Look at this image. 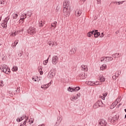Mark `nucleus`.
<instances>
[{
    "label": "nucleus",
    "instance_id": "obj_1",
    "mask_svg": "<svg viewBox=\"0 0 126 126\" xmlns=\"http://www.w3.org/2000/svg\"><path fill=\"white\" fill-rule=\"evenodd\" d=\"M63 11L64 13L68 14L71 11V6H70V1L68 0H65L63 3Z\"/></svg>",
    "mask_w": 126,
    "mask_h": 126
},
{
    "label": "nucleus",
    "instance_id": "obj_2",
    "mask_svg": "<svg viewBox=\"0 0 126 126\" xmlns=\"http://www.w3.org/2000/svg\"><path fill=\"white\" fill-rule=\"evenodd\" d=\"M1 70L6 73V74H9L10 73V69L5 65H2L0 67Z\"/></svg>",
    "mask_w": 126,
    "mask_h": 126
},
{
    "label": "nucleus",
    "instance_id": "obj_3",
    "mask_svg": "<svg viewBox=\"0 0 126 126\" xmlns=\"http://www.w3.org/2000/svg\"><path fill=\"white\" fill-rule=\"evenodd\" d=\"M27 32L28 34L33 35L36 34V28L34 27H31L28 30Z\"/></svg>",
    "mask_w": 126,
    "mask_h": 126
},
{
    "label": "nucleus",
    "instance_id": "obj_4",
    "mask_svg": "<svg viewBox=\"0 0 126 126\" xmlns=\"http://www.w3.org/2000/svg\"><path fill=\"white\" fill-rule=\"evenodd\" d=\"M59 63V56H54L52 59V63L54 65H57V64Z\"/></svg>",
    "mask_w": 126,
    "mask_h": 126
},
{
    "label": "nucleus",
    "instance_id": "obj_5",
    "mask_svg": "<svg viewBox=\"0 0 126 126\" xmlns=\"http://www.w3.org/2000/svg\"><path fill=\"white\" fill-rule=\"evenodd\" d=\"M102 104L103 102L102 101L98 100L94 105L93 108L94 109H97V108H99V107H101Z\"/></svg>",
    "mask_w": 126,
    "mask_h": 126
},
{
    "label": "nucleus",
    "instance_id": "obj_6",
    "mask_svg": "<svg viewBox=\"0 0 126 126\" xmlns=\"http://www.w3.org/2000/svg\"><path fill=\"white\" fill-rule=\"evenodd\" d=\"M107 126V122L103 119H101L99 121L98 126Z\"/></svg>",
    "mask_w": 126,
    "mask_h": 126
},
{
    "label": "nucleus",
    "instance_id": "obj_7",
    "mask_svg": "<svg viewBox=\"0 0 126 126\" xmlns=\"http://www.w3.org/2000/svg\"><path fill=\"white\" fill-rule=\"evenodd\" d=\"M92 34H94L95 38H98L100 36V32H98V30H94L92 31Z\"/></svg>",
    "mask_w": 126,
    "mask_h": 126
},
{
    "label": "nucleus",
    "instance_id": "obj_8",
    "mask_svg": "<svg viewBox=\"0 0 126 126\" xmlns=\"http://www.w3.org/2000/svg\"><path fill=\"white\" fill-rule=\"evenodd\" d=\"M75 15L77 17H79L82 13V11L80 9H77L75 11Z\"/></svg>",
    "mask_w": 126,
    "mask_h": 126
},
{
    "label": "nucleus",
    "instance_id": "obj_9",
    "mask_svg": "<svg viewBox=\"0 0 126 126\" xmlns=\"http://www.w3.org/2000/svg\"><path fill=\"white\" fill-rule=\"evenodd\" d=\"M21 32V30H19L17 32H14L11 33L10 36L11 37H15L16 35L18 34V33Z\"/></svg>",
    "mask_w": 126,
    "mask_h": 126
},
{
    "label": "nucleus",
    "instance_id": "obj_10",
    "mask_svg": "<svg viewBox=\"0 0 126 126\" xmlns=\"http://www.w3.org/2000/svg\"><path fill=\"white\" fill-rule=\"evenodd\" d=\"M50 85H51V84L49 83L47 85H43L41 86V88L43 89V90H46L47 88H49L50 87Z\"/></svg>",
    "mask_w": 126,
    "mask_h": 126
},
{
    "label": "nucleus",
    "instance_id": "obj_11",
    "mask_svg": "<svg viewBox=\"0 0 126 126\" xmlns=\"http://www.w3.org/2000/svg\"><path fill=\"white\" fill-rule=\"evenodd\" d=\"M81 70L84 71H88V68L87 67V65H81Z\"/></svg>",
    "mask_w": 126,
    "mask_h": 126
},
{
    "label": "nucleus",
    "instance_id": "obj_12",
    "mask_svg": "<svg viewBox=\"0 0 126 126\" xmlns=\"http://www.w3.org/2000/svg\"><path fill=\"white\" fill-rule=\"evenodd\" d=\"M76 53V48H72L69 52L70 55H74V54Z\"/></svg>",
    "mask_w": 126,
    "mask_h": 126
},
{
    "label": "nucleus",
    "instance_id": "obj_13",
    "mask_svg": "<svg viewBox=\"0 0 126 126\" xmlns=\"http://www.w3.org/2000/svg\"><path fill=\"white\" fill-rule=\"evenodd\" d=\"M113 57H105L106 63H109V62H111V61H113Z\"/></svg>",
    "mask_w": 126,
    "mask_h": 126
},
{
    "label": "nucleus",
    "instance_id": "obj_14",
    "mask_svg": "<svg viewBox=\"0 0 126 126\" xmlns=\"http://www.w3.org/2000/svg\"><path fill=\"white\" fill-rule=\"evenodd\" d=\"M98 80L100 81V82H104L106 80V78L103 76H100Z\"/></svg>",
    "mask_w": 126,
    "mask_h": 126
},
{
    "label": "nucleus",
    "instance_id": "obj_15",
    "mask_svg": "<svg viewBox=\"0 0 126 126\" xmlns=\"http://www.w3.org/2000/svg\"><path fill=\"white\" fill-rule=\"evenodd\" d=\"M27 14L25 13H23L20 17L21 19H23V20H24L26 18Z\"/></svg>",
    "mask_w": 126,
    "mask_h": 126
},
{
    "label": "nucleus",
    "instance_id": "obj_16",
    "mask_svg": "<svg viewBox=\"0 0 126 126\" xmlns=\"http://www.w3.org/2000/svg\"><path fill=\"white\" fill-rule=\"evenodd\" d=\"M87 84H88V85H90L91 86H94V84H95V82L89 81L87 82Z\"/></svg>",
    "mask_w": 126,
    "mask_h": 126
},
{
    "label": "nucleus",
    "instance_id": "obj_17",
    "mask_svg": "<svg viewBox=\"0 0 126 126\" xmlns=\"http://www.w3.org/2000/svg\"><path fill=\"white\" fill-rule=\"evenodd\" d=\"M13 19H17L18 17V14L17 13H14L12 15Z\"/></svg>",
    "mask_w": 126,
    "mask_h": 126
},
{
    "label": "nucleus",
    "instance_id": "obj_18",
    "mask_svg": "<svg viewBox=\"0 0 126 126\" xmlns=\"http://www.w3.org/2000/svg\"><path fill=\"white\" fill-rule=\"evenodd\" d=\"M100 70H104V69H106L107 68V64H102L100 67Z\"/></svg>",
    "mask_w": 126,
    "mask_h": 126
},
{
    "label": "nucleus",
    "instance_id": "obj_19",
    "mask_svg": "<svg viewBox=\"0 0 126 126\" xmlns=\"http://www.w3.org/2000/svg\"><path fill=\"white\" fill-rule=\"evenodd\" d=\"M55 75V73H53V72H52L51 73H49L48 75V78H53Z\"/></svg>",
    "mask_w": 126,
    "mask_h": 126
},
{
    "label": "nucleus",
    "instance_id": "obj_20",
    "mask_svg": "<svg viewBox=\"0 0 126 126\" xmlns=\"http://www.w3.org/2000/svg\"><path fill=\"white\" fill-rule=\"evenodd\" d=\"M121 101H122V97L121 96H119L116 100V102H117V103L115 104V106H116V105H118V104H119V103H120Z\"/></svg>",
    "mask_w": 126,
    "mask_h": 126
},
{
    "label": "nucleus",
    "instance_id": "obj_21",
    "mask_svg": "<svg viewBox=\"0 0 126 126\" xmlns=\"http://www.w3.org/2000/svg\"><path fill=\"white\" fill-rule=\"evenodd\" d=\"M7 21L5 20L3 23H2L1 25L3 27V28H5L7 26Z\"/></svg>",
    "mask_w": 126,
    "mask_h": 126
},
{
    "label": "nucleus",
    "instance_id": "obj_22",
    "mask_svg": "<svg viewBox=\"0 0 126 126\" xmlns=\"http://www.w3.org/2000/svg\"><path fill=\"white\" fill-rule=\"evenodd\" d=\"M57 22H54L53 23H52L51 24L52 28H53V29H55L56 27H57Z\"/></svg>",
    "mask_w": 126,
    "mask_h": 126
},
{
    "label": "nucleus",
    "instance_id": "obj_23",
    "mask_svg": "<svg viewBox=\"0 0 126 126\" xmlns=\"http://www.w3.org/2000/svg\"><path fill=\"white\" fill-rule=\"evenodd\" d=\"M67 91H69V92H75V89L69 87L67 89Z\"/></svg>",
    "mask_w": 126,
    "mask_h": 126
},
{
    "label": "nucleus",
    "instance_id": "obj_24",
    "mask_svg": "<svg viewBox=\"0 0 126 126\" xmlns=\"http://www.w3.org/2000/svg\"><path fill=\"white\" fill-rule=\"evenodd\" d=\"M78 97L77 96L72 95L70 97L71 101H75L77 99H78Z\"/></svg>",
    "mask_w": 126,
    "mask_h": 126
},
{
    "label": "nucleus",
    "instance_id": "obj_25",
    "mask_svg": "<svg viewBox=\"0 0 126 126\" xmlns=\"http://www.w3.org/2000/svg\"><path fill=\"white\" fill-rule=\"evenodd\" d=\"M45 24V21L41 20L40 22H39V27H43Z\"/></svg>",
    "mask_w": 126,
    "mask_h": 126
},
{
    "label": "nucleus",
    "instance_id": "obj_26",
    "mask_svg": "<svg viewBox=\"0 0 126 126\" xmlns=\"http://www.w3.org/2000/svg\"><path fill=\"white\" fill-rule=\"evenodd\" d=\"M79 77H80L81 79H85V78H86V76H85V74H80L79 75Z\"/></svg>",
    "mask_w": 126,
    "mask_h": 126
},
{
    "label": "nucleus",
    "instance_id": "obj_27",
    "mask_svg": "<svg viewBox=\"0 0 126 126\" xmlns=\"http://www.w3.org/2000/svg\"><path fill=\"white\" fill-rule=\"evenodd\" d=\"M12 70V71H17L18 70V67L17 66H13Z\"/></svg>",
    "mask_w": 126,
    "mask_h": 126
},
{
    "label": "nucleus",
    "instance_id": "obj_28",
    "mask_svg": "<svg viewBox=\"0 0 126 126\" xmlns=\"http://www.w3.org/2000/svg\"><path fill=\"white\" fill-rule=\"evenodd\" d=\"M49 45L50 47H54V46H55V42H54V41H50L49 42Z\"/></svg>",
    "mask_w": 126,
    "mask_h": 126
},
{
    "label": "nucleus",
    "instance_id": "obj_29",
    "mask_svg": "<svg viewBox=\"0 0 126 126\" xmlns=\"http://www.w3.org/2000/svg\"><path fill=\"white\" fill-rule=\"evenodd\" d=\"M48 63H49V58H48L47 60L43 62V64H44V65H46Z\"/></svg>",
    "mask_w": 126,
    "mask_h": 126
},
{
    "label": "nucleus",
    "instance_id": "obj_30",
    "mask_svg": "<svg viewBox=\"0 0 126 126\" xmlns=\"http://www.w3.org/2000/svg\"><path fill=\"white\" fill-rule=\"evenodd\" d=\"M26 14L27 15H28V16H29L30 17H31V16H32V13H31V12L30 11H28Z\"/></svg>",
    "mask_w": 126,
    "mask_h": 126
},
{
    "label": "nucleus",
    "instance_id": "obj_31",
    "mask_svg": "<svg viewBox=\"0 0 126 126\" xmlns=\"http://www.w3.org/2000/svg\"><path fill=\"white\" fill-rule=\"evenodd\" d=\"M24 119L22 117H21L20 118L17 119V122L19 123V122H21L22 121H23Z\"/></svg>",
    "mask_w": 126,
    "mask_h": 126
},
{
    "label": "nucleus",
    "instance_id": "obj_32",
    "mask_svg": "<svg viewBox=\"0 0 126 126\" xmlns=\"http://www.w3.org/2000/svg\"><path fill=\"white\" fill-rule=\"evenodd\" d=\"M124 1H119V2H118V1H114L113 2V3H115V4H118V3H120L121 4H123V3L124 2Z\"/></svg>",
    "mask_w": 126,
    "mask_h": 126
},
{
    "label": "nucleus",
    "instance_id": "obj_33",
    "mask_svg": "<svg viewBox=\"0 0 126 126\" xmlns=\"http://www.w3.org/2000/svg\"><path fill=\"white\" fill-rule=\"evenodd\" d=\"M92 35H94V34H92V32H90L87 33L88 37H91Z\"/></svg>",
    "mask_w": 126,
    "mask_h": 126
},
{
    "label": "nucleus",
    "instance_id": "obj_34",
    "mask_svg": "<svg viewBox=\"0 0 126 126\" xmlns=\"http://www.w3.org/2000/svg\"><path fill=\"white\" fill-rule=\"evenodd\" d=\"M34 121V118L32 117L30 119L29 122L31 123V124H33V122Z\"/></svg>",
    "mask_w": 126,
    "mask_h": 126
},
{
    "label": "nucleus",
    "instance_id": "obj_35",
    "mask_svg": "<svg viewBox=\"0 0 126 126\" xmlns=\"http://www.w3.org/2000/svg\"><path fill=\"white\" fill-rule=\"evenodd\" d=\"M106 62V57H102L101 59H100V61L102 62Z\"/></svg>",
    "mask_w": 126,
    "mask_h": 126
},
{
    "label": "nucleus",
    "instance_id": "obj_36",
    "mask_svg": "<svg viewBox=\"0 0 126 126\" xmlns=\"http://www.w3.org/2000/svg\"><path fill=\"white\" fill-rule=\"evenodd\" d=\"M95 85H100V82L98 81L94 82V86Z\"/></svg>",
    "mask_w": 126,
    "mask_h": 126
},
{
    "label": "nucleus",
    "instance_id": "obj_37",
    "mask_svg": "<svg viewBox=\"0 0 126 126\" xmlns=\"http://www.w3.org/2000/svg\"><path fill=\"white\" fill-rule=\"evenodd\" d=\"M17 44H18V40H16L13 45V47H16V45H17Z\"/></svg>",
    "mask_w": 126,
    "mask_h": 126
},
{
    "label": "nucleus",
    "instance_id": "obj_38",
    "mask_svg": "<svg viewBox=\"0 0 126 126\" xmlns=\"http://www.w3.org/2000/svg\"><path fill=\"white\" fill-rule=\"evenodd\" d=\"M118 57H119V54L116 53L115 54L113 55V58H118Z\"/></svg>",
    "mask_w": 126,
    "mask_h": 126
},
{
    "label": "nucleus",
    "instance_id": "obj_39",
    "mask_svg": "<svg viewBox=\"0 0 126 126\" xmlns=\"http://www.w3.org/2000/svg\"><path fill=\"white\" fill-rule=\"evenodd\" d=\"M4 0H0V4H4Z\"/></svg>",
    "mask_w": 126,
    "mask_h": 126
},
{
    "label": "nucleus",
    "instance_id": "obj_40",
    "mask_svg": "<svg viewBox=\"0 0 126 126\" xmlns=\"http://www.w3.org/2000/svg\"><path fill=\"white\" fill-rule=\"evenodd\" d=\"M75 91H78V90H80V88L79 87H77L75 89Z\"/></svg>",
    "mask_w": 126,
    "mask_h": 126
},
{
    "label": "nucleus",
    "instance_id": "obj_41",
    "mask_svg": "<svg viewBox=\"0 0 126 126\" xmlns=\"http://www.w3.org/2000/svg\"><path fill=\"white\" fill-rule=\"evenodd\" d=\"M101 0H96L97 4H101Z\"/></svg>",
    "mask_w": 126,
    "mask_h": 126
},
{
    "label": "nucleus",
    "instance_id": "obj_42",
    "mask_svg": "<svg viewBox=\"0 0 126 126\" xmlns=\"http://www.w3.org/2000/svg\"><path fill=\"white\" fill-rule=\"evenodd\" d=\"M107 95H108V94L107 93H104L102 94V96H103L104 97H106Z\"/></svg>",
    "mask_w": 126,
    "mask_h": 126
},
{
    "label": "nucleus",
    "instance_id": "obj_43",
    "mask_svg": "<svg viewBox=\"0 0 126 126\" xmlns=\"http://www.w3.org/2000/svg\"><path fill=\"white\" fill-rule=\"evenodd\" d=\"M0 86H3V81H0Z\"/></svg>",
    "mask_w": 126,
    "mask_h": 126
},
{
    "label": "nucleus",
    "instance_id": "obj_44",
    "mask_svg": "<svg viewBox=\"0 0 126 126\" xmlns=\"http://www.w3.org/2000/svg\"><path fill=\"white\" fill-rule=\"evenodd\" d=\"M24 20L20 19V20L19 21V23H23V21Z\"/></svg>",
    "mask_w": 126,
    "mask_h": 126
},
{
    "label": "nucleus",
    "instance_id": "obj_45",
    "mask_svg": "<svg viewBox=\"0 0 126 126\" xmlns=\"http://www.w3.org/2000/svg\"><path fill=\"white\" fill-rule=\"evenodd\" d=\"M100 38H103L104 37V33H101L100 35Z\"/></svg>",
    "mask_w": 126,
    "mask_h": 126
},
{
    "label": "nucleus",
    "instance_id": "obj_46",
    "mask_svg": "<svg viewBox=\"0 0 126 126\" xmlns=\"http://www.w3.org/2000/svg\"><path fill=\"white\" fill-rule=\"evenodd\" d=\"M47 71H48V69H47V67H44L43 69V71L45 72Z\"/></svg>",
    "mask_w": 126,
    "mask_h": 126
},
{
    "label": "nucleus",
    "instance_id": "obj_47",
    "mask_svg": "<svg viewBox=\"0 0 126 126\" xmlns=\"http://www.w3.org/2000/svg\"><path fill=\"white\" fill-rule=\"evenodd\" d=\"M32 80H33V81H35V82L37 81V80H36V79H35V77H32Z\"/></svg>",
    "mask_w": 126,
    "mask_h": 126
},
{
    "label": "nucleus",
    "instance_id": "obj_48",
    "mask_svg": "<svg viewBox=\"0 0 126 126\" xmlns=\"http://www.w3.org/2000/svg\"><path fill=\"white\" fill-rule=\"evenodd\" d=\"M80 1H81L82 2H83V3H84V2H85V1H86V0H80Z\"/></svg>",
    "mask_w": 126,
    "mask_h": 126
},
{
    "label": "nucleus",
    "instance_id": "obj_49",
    "mask_svg": "<svg viewBox=\"0 0 126 126\" xmlns=\"http://www.w3.org/2000/svg\"><path fill=\"white\" fill-rule=\"evenodd\" d=\"M101 99H102V100H105V97H104V96H101Z\"/></svg>",
    "mask_w": 126,
    "mask_h": 126
},
{
    "label": "nucleus",
    "instance_id": "obj_50",
    "mask_svg": "<svg viewBox=\"0 0 126 126\" xmlns=\"http://www.w3.org/2000/svg\"><path fill=\"white\" fill-rule=\"evenodd\" d=\"M40 75H42L43 74V71H40Z\"/></svg>",
    "mask_w": 126,
    "mask_h": 126
},
{
    "label": "nucleus",
    "instance_id": "obj_51",
    "mask_svg": "<svg viewBox=\"0 0 126 126\" xmlns=\"http://www.w3.org/2000/svg\"><path fill=\"white\" fill-rule=\"evenodd\" d=\"M2 61H4V60H5V59H4V58H2Z\"/></svg>",
    "mask_w": 126,
    "mask_h": 126
},
{
    "label": "nucleus",
    "instance_id": "obj_52",
    "mask_svg": "<svg viewBox=\"0 0 126 126\" xmlns=\"http://www.w3.org/2000/svg\"><path fill=\"white\" fill-rule=\"evenodd\" d=\"M122 103H120L119 104V106H121V105H122Z\"/></svg>",
    "mask_w": 126,
    "mask_h": 126
},
{
    "label": "nucleus",
    "instance_id": "obj_53",
    "mask_svg": "<svg viewBox=\"0 0 126 126\" xmlns=\"http://www.w3.org/2000/svg\"><path fill=\"white\" fill-rule=\"evenodd\" d=\"M120 106H121V105H119V104H118V108H119V107H120Z\"/></svg>",
    "mask_w": 126,
    "mask_h": 126
},
{
    "label": "nucleus",
    "instance_id": "obj_54",
    "mask_svg": "<svg viewBox=\"0 0 126 126\" xmlns=\"http://www.w3.org/2000/svg\"><path fill=\"white\" fill-rule=\"evenodd\" d=\"M112 105H115V103H113L112 104Z\"/></svg>",
    "mask_w": 126,
    "mask_h": 126
},
{
    "label": "nucleus",
    "instance_id": "obj_55",
    "mask_svg": "<svg viewBox=\"0 0 126 126\" xmlns=\"http://www.w3.org/2000/svg\"><path fill=\"white\" fill-rule=\"evenodd\" d=\"M125 119H126V115H125Z\"/></svg>",
    "mask_w": 126,
    "mask_h": 126
},
{
    "label": "nucleus",
    "instance_id": "obj_56",
    "mask_svg": "<svg viewBox=\"0 0 126 126\" xmlns=\"http://www.w3.org/2000/svg\"><path fill=\"white\" fill-rule=\"evenodd\" d=\"M118 3V4H121V3Z\"/></svg>",
    "mask_w": 126,
    "mask_h": 126
},
{
    "label": "nucleus",
    "instance_id": "obj_57",
    "mask_svg": "<svg viewBox=\"0 0 126 126\" xmlns=\"http://www.w3.org/2000/svg\"><path fill=\"white\" fill-rule=\"evenodd\" d=\"M21 31L23 32V29H22Z\"/></svg>",
    "mask_w": 126,
    "mask_h": 126
},
{
    "label": "nucleus",
    "instance_id": "obj_58",
    "mask_svg": "<svg viewBox=\"0 0 126 126\" xmlns=\"http://www.w3.org/2000/svg\"><path fill=\"white\" fill-rule=\"evenodd\" d=\"M125 112H126V109H125Z\"/></svg>",
    "mask_w": 126,
    "mask_h": 126
},
{
    "label": "nucleus",
    "instance_id": "obj_59",
    "mask_svg": "<svg viewBox=\"0 0 126 126\" xmlns=\"http://www.w3.org/2000/svg\"><path fill=\"white\" fill-rule=\"evenodd\" d=\"M77 97H78V94H77Z\"/></svg>",
    "mask_w": 126,
    "mask_h": 126
},
{
    "label": "nucleus",
    "instance_id": "obj_60",
    "mask_svg": "<svg viewBox=\"0 0 126 126\" xmlns=\"http://www.w3.org/2000/svg\"><path fill=\"white\" fill-rule=\"evenodd\" d=\"M0 46H1V44H0Z\"/></svg>",
    "mask_w": 126,
    "mask_h": 126
},
{
    "label": "nucleus",
    "instance_id": "obj_61",
    "mask_svg": "<svg viewBox=\"0 0 126 126\" xmlns=\"http://www.w3.org/2000/svg\"><path fill=\"white\" fill-rule=\"evenodd\" d=\"M20 55H21V53H20Z\"/></svg>",
    "mask_w": 126,
    "mask_h": 126
}]
</instances>
